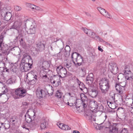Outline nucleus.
<instances>
[{
    "label": "nucleus",
    "instance_id": "obj_1",
    "mask_svg": "<svg viewBox=\"0 0 133 133\" xmlns=\"http://www.w3.org/2000/svg\"><path fill=\"white\" fill-rule=\"evenodd\" d=\"M25 24V29L29 34H34L35 33V29L37 26L36 22L32 19H27Z\"/></svg>",
    "mask_w": 133,
    "mask_h": 133
},
{
    "label": "nucleus",
    "instance_id": "obj_2",
    "mask_svg": "<svg viewBox=\"0 0 133 133\" xmlns=\"http://www.w3.org/2000/svg\"><path fill=\"white\" fill-rule=\"evenodd\" d=\"M99 84V89L102 93L104 94H106L110 87L109 80L105 78L102 79L100 81Z\"/></svg>",
    "mask_w": 133,
    "mask_h": 133
},
{
    "label": "nucleus",
    "instance_id": "obj_3",
    "mask_svg": "<svg viewBox=\"0 0 133 133\" xmlns=\"http://www.w3.org/2000/svg\"><path fill=\"white\" fill-rule=\"evenodd\" d=\"M26 89L22 87H19L15 90V93L12 94V96L15 99L23 98L26 95Z\"/></svg>",
    "mask_w": 133,
    "mask_h": 133
},
{
    "label": "nucleus",
    "instance_id": "obj_4",
    "mask_svg": "<svg viewBox=\"0 0 133 133\" xmlns=\"http://www.w3.org/2000/svg\"><path fill=\"white\" fill-rule=\"evenodd\" d=\"M29 65L28 64V62H26L23 59L20 66V70L23 72L27 71L29 70L31 68Z\"/></svg>",
    "mask_w": 133,
    "mask_h": 133
},
{
    "label": "nucleus",
    "instance_id": "obj_5",
    "mask_svg": "<svg viewBox=\"0 0 133 133\" xmlns=\"http://www.w3.org/2000/svg\"><path fill=\"white\" fill-rule=\"evenodd\" d=\"M56 71L60 77L64 78L66 76L67 74L66 70L62 66H58L56 69Z\"/></svg>",
    "mask_w": 133,
    "mask_h": 133
},
{
    "label": "nucleus",
    "instance_id": "obj_6",
    "mask_svg": "<svg viewBox=\"0 0 133 133\" xmlns=\"http://www.w3.org/2000/svg\"><path fill=\"white\" fill-rule=\"evenodd\" d=\"M109 68L111 72L113 74H116L118 71V68L117 64L115 63H110L109 65Z\"/></svg>",
    "mask_w": 133,
    "mask_h": 133
},
{
    "label": "nucleus",
    "instance_id": "obj_7",
    "mask_svg": "<svg viewBox=\"0 0 133 133\" xmlns=\"http://www.w3.org/2000/svg\"><path fill=\"white\" fill-rule=\"evenodd\" d=\"M88 93L91 97L94 98L97 96L98 92L94 88L91 89V88H88Z\"/></svg>",
    "mask_w": 133,
    "mask_h": 133
},
{
    "label": "nucleus",
    "instance_id": "obj_8",
    "mask_svg": "<svg viewBox=\"0 0 133 133\" xmlns=\"http://www.w3.org/2000/svg\"><path fill=\"white\" fill-rule=\"evenodd\" d=\"M2 39L1 38L0 39V51L3 54H7V51L8 50V48L7 46H5L3 44L2 45Z\"/></svg>",
    "mask_w": 133,
    "mask_h": 133
},
{
    "label": "nucleus",
    "instance_id": "obj_9",
    "mask_svg": "<svg viewBox=\"0 0 133 133\" xmlns=\"http://www.w3.org/2000/svg\"><path fill=\"white\" fill-rule=\"evenodd\" d=\"M5 13V15L4 16V19L6 21H8L9 20H10L11 19V18L12 17L11 14L9 12H6L5 11V10H2L1 11V15H3V13L4 12Z\"/></svg>",
    "mask_w": 133,
    "mask_h": 133
},
{
    "label": "nucleus",
    "instance_id": "obj_10",
    "mask_svg": "<svg viewBox=\"0 0 133 133\" xmlns=\"http://www.w3.org/2000/svg\"><path fill=\"white\" fill-rule=\"evenodd\" d=\"M22 24V23L20 21L15 22L11 26L10 29H13L18 30L20 28Z\"/></svg>",
    "mask_w": 133,
    "mask_h": 133
},
{
    "label": "nucleus",
    "instance_id": "obj_11",
    "mask_svg": "<svg viewBox=\"0 0 133 133\" xmlns=\"http://www.w3.org/2000/svg\"><path fill=\"white\" fill-rule=\"evenodd\" d=\"M46 94L45 92L43 89H37L36 91V95L38 97H43Z\"/></svg>",
    "mask_w": 133,
    "mask_h": 133
},
{
    "label": "nucleus",
    "instance_id": "obj_12",
    "mask_svg": "<svg viewBox=\"0 0 133 133\" xmlns=\"http://www.w3.org/2000/svg\"><path fill=\"white\" fill-rule=\"evenodd\" d=\"M45 42H40L37 43V47L39 51H42L44 49Z\"/></svg>",
    "mask_w": 133,
    "mask_h": 133
},
{
    "label": "nucleus",
    "instance_id": "obj_13",
    "mask_svg": "<svg viewBox=\"0 0 133 133\" xmlns=\"http://www.w3.org/2000/svg\"><path fill=\"white\" fill-rule=\"evenodd\" d=\"M23 59L25 62L26 59H27L28 60V64H29V66H30V67L31 68V66L33 63V61L31 56L28 55H23Z\"/></svg>",
    "mask_w": 133,
    "mask_h": 133
},
{
    "label": "nucleus",
    "instance_id": "obj_14",
    "mask_svg": "<svg viewBox=\"0 0 133 133\" xmlns=\"http://www.w3.org/2000/svg\"><path fill=\"white\" fill-rule=\"evenodd\" d=\"M50 66L48 62L46 61L43 62L42 64L39 66L41 70H46Z\"/></svg>",
    "mask_w": 133,
    "mask_h": 133
},
{
    "label": "nucleus",
    "instance_id": "obj_15",
    "mask_svg": "<svg viewBox=\"0 0 133 133\" xmlns=\"http://www.w3.org/2000/svg\"><path fill=\"white\" fill-rule=\"evenodd\" d=\"M127 71L128 72V71L125 70L124 72L125 74V79L127 80H129L132 81L133 79V76L131 72V71L129 70V73H128Z\"/></svg>",
    "mask_w": 133,
    "mask_h": 133
},
{
    "label": "nucleus",
    "instance_id": "obj_16",
    "mask_svg": "<svg viewBox=\"0 0 133 133\" xmlns=\"http://www.w3.org/2000/svg\"><path fill=\"white\" fill-rule=\"evenodd\" d=\"M83 61L82 57L80 55H79V56L78 57L77 59H76L75 61L73 60V63L76 65L79 66L81 65Z\"/></svg>",
    "mask_w": 133,
    "mask_h": 133
},
{
    "label": "nucleus",
    "instance_id": "obj_17",
    "mask_svg": "<svg viewBox=\"0 0 133 133\" xmlns=\"http://www.w3.org/2000/svg\"><path fill=\"white\" fill-rule=\"evenodd\" d=\"M115 88L117 92L120 94H122L124 90V87L119 85L118 83L116 84Z\"/></svg>",
    "mask_w": 133,
    "mask_h": 133
},
{
    "label": "nucleus",
    "instance_id": "obj_18",
    "mask_svg": "<svg viewBox=\"0 0 133 133\" xmlns=\"http://www.w3.org/2000/svg\"><path fill=\"white\" fill-rule=\"evenodd\" d=\"M107 103L109 107L111 109H114L117 108V106L115 102H113L107 101Z\"/></svg>",
    "mask_w": 133,
    "mask_h": 133
},
{
    "label": "nucleus",
    "instance_id": "obj_19",
    "mask_svg": "<svg viewBox=\"0 0 133 133\" xmlns=\"http://www.w3.org/2000/svg\"><path fill=\"white\" fill-rule=\"evenodd\" d=\"M88 112L87 113L86 115L89 117V119L92 121H96V118L94 117V116H92V114L93 113V112L92 111L89 110H88Z\"/></svg>",
    "mask_w": 133,
    "mask_h": 133
},
{
    "label": "nucleus",
    "instance_id": "obj_20",
    "mask_svg": "<svg viewBox=\"0 0 133 133\" xmlns=\"http://www.w3.org/2000/svg\"><path fill=\"white\" fill-rule=\"evenodd\" d=\"M126 105L129 107L131 106L133 104V99L131 98L126 99V101H125Z\"/></svg>",
    "mask_w": 133,
    "mask_h": 133
},
{
    "label": "nucleus",
    "instance_id": "obj_21",
    "mask_svg": "<svg viewBox=\"0 0 133 133\" xmlns=\"http://www.w3.org/2000/svg\"><path fill=\"white\" fill-rule=\"evenodd\" d=\"M18 66L16 64H13L10 69L11 70L13 73H16L18 70Z\"/></svg>",
    "mask_w": 133,
    "mask_h": 133
},
{
    "label": "nucleus",
    "instance_id": "obj_22",
    "mask_svg": "<svg viewBox=\"0 0 133 133\" xmlns=\"http://www.w3.org/2000/svg\"><path fill=\"white\" fill-rule=\"evenodd\" d=\"M109 132L110 133H117L118 129L116 127L112 125L109 127Z\"/></svg>",
    "mask_w": 133,
    "mask_h": 133
},
{
    "label": "nucleus",
    "instance_id": "obj_23",
    "mask_svg": "<svg viewBox=\"0 0 133 133\" xmlns=\"http://www.w3.org/2000/svg\"><path fill=\"white\" fill-rule=\"evenodd\" d=\"M48 123L45 119H42L41 122L40 127L42 129H44L46 128Z\"/></svg>",
    "mask_w": 133,
    "mask_h": 133
},
{
    "label": "nucleus",
    "instance_id": "obj_24",
    "mask_svg": "<svg viewBox=\"0 0 133 133\" xmlns=\"http://www.w3.org/2000/svg\"><path fill=\"white\" fill-rule=\"evenodd\" d=\"M44 70H41L40 72V76L43 79L48 78L46 75L47 73Z\"/></svg>",
    "mask_w": 133,
    "mask_h": 133
},
{
    "label": "nucleus",
    "instance_id": "obj_25",
    "mask_svg": "<svg viewBox=\"0 0 133 133\" xmlns=\"http://www.w3.org/2000/svg\"><path fill=\"white\" fill-rule=\"evenodd\" d=\"M79 55H80L79 54L76 52H73L71 55V58L73 62V60L75 61L76 59H77L78 57L79 56Z\"/></svg>",
    "mask_w": 133,
    "mask_h": 133
},
{
    "label": "nucleus",
    "instance_id": "obj_26",
    "mask_svg": "<svg viewBox=\"0 0 133 133\" xmlns=\"http://www.w3.org/2000/svg\"><path fill=\"white\" fill-rule=\"evenodd\" d=\"M25 117L26 122L28 123H30L34 119V117L33 118H31V117L29 116V114H28L27 113H26L25 115Z\"/></svg>",
    "mask_w": 133,
    "mask_h": 133
},
{
    "label": "nucleus",
    "instance_id": "obj_27",
    "mask_svg": "<svg viewBox=\"0 0 133 133\" xmlns=\"http://www.w3.org/2000/svg\"><path fill=\"white\" fill-rule=\"evenodd\" d=\"M90 105L92 108L97 109L98 108V103L95 101H92L90 103Z\"/></svg>",
    "mask_w": 133,
    "mask_h": 133
},
{
    "label": "nucleus",
    "instance_id": "obj_28",
    "mask_svg": "<svg viewBox=\"0 0 133 133\" xmlns=\"http://www.w3.org/2000/svg\"><path fill=\"white\" fill-rule=\"evenodd\" d=\"M37 76L36 75H34L31 74H29V76L27 75L26 78H27L29 80H30V79H31L32 80L34 79V78H36L37 79Z\"/></svg>",
    "mask_w": 133,
    "mask_h": 133
},
{
    "label": "nucleus",
    "instance_id": "obj_29",
    "mask_svg": "<svg viewBox=\"0 0 133 133\" xmlns=\"http://www.w3.org/2000/svg\"><path fill=\"white\" fill-rule=\"evenodd\" d=\"M76 101L75 102V103H74V102H70V103H69L70 104L69 105L70 106H75V107L77 109L78 108L82 107V106H81L79 105L78 104H77V103Z\"/></svg>",
    "mask_w": 133,
    "mask_h": 133
},
{
    "label": "nucleus",
    "instance_id": "obj_30",
    "mask_svg": "<svg viewBox=\"0 0 133 133\" xmlns=\"http://www.w3.org/2000/svg\"><path fill=\"white\" fill-rule=\"evenodd\" d=\"M98 10L100 12V13L104 16L107 14V11L104 9L102 8L101 7L97 8Z\"/></svg>",
    "mask_w": 133,
    "mask_h": 133
},
{
    "label": "nucleus",
    "instance_id": "obj_31",
    "mask_svg": "<svg viewBox=\"0 0 133 133\" xmlns=\"http://www.w3.org/2000/svg\"><path fill=\"white\" fill-rule=\"evenodd\" d=\"M89 36L93 38L95 40H96L97 38V37H98V36H97V34H96L95 32H92L91 30V32L90 33Z\"/></svg>",
    "mask_w": 133,
    "mask_h": 133
},
{
    "label": "nucleus",
    "instance_id": "obj_32",
    "mask_svg": "<svg viewBox=\"0 0 133 133\" xmlns=\"http://www.w3.org/2000/svg\"><path fill=\"white\" fill-rule=\"evenodd\" d=\"M127 81L126 79L124 78L122 79V81L119 82V85L124 88L126 85Z\"/></svg>",
    "mask_w": 133,
    "mask_h": 133
},
{
    "label": "nucleus",
    "instance_id": "obj_33",
    "mask_svg": "<svg viewBox=\"0 0 133 133\" xmlns=\"http://www.w3.org/2000/svg\"><path fill=\"white\" fill-rule=\"evenodd\" d=\"M87 77L86 80V82L87 83H88L89 84H92L94 80V78L90 77Z\"/></svg>",
    "mask_w": 133,
    "mask_h": 133
},
{
    "label": "nucleus",
    "instance_id": "obj_34",
    "mask_svg": "<svg viewBox=\"0 0 133 133\" xmlns=\"http://www.w3.org/2000/svg\"><path fill=\"white\" fill-rule=\"evenodd\" d=\"M101 124H104V126H105V128H109V127H110L112 125H111L110 122L108 121L107 122H105V121H104L102 123H101Z\"/></svg>",
    "mask_w": 133,
    "mask_h": 133
},
{
    "label": "nucleus",
    "instance_id": "obj_35",
    "mask_svg": "<svg viewBox=\"0 0 133 133\" xmlns=\"http://www.w3.org/2000/svg\"><path fill=\"white\" fill-rule=\"evenodd\" d=\"M63 94V93L60 92L59 90L57 91L56 94V96L57 98H61L62 97V96Z\"/></svg>",
    "mask_w": 133,
    "mask_h": 133
},
{
    "label": "nucleus",
    "instance_id": "obj_36",
    "mask_svg": "<svg viewBox=\"0 0 133 133\" xmlns=\"http://www.w3.org/2000/svg\"><path fill=\"white\" fill-rule=\"evenodd\" d=\"M82 30L88 36H89L90 33L91 32V30L89 29L86 28H83Z\"/></svg>",
    "mask_w": 133,
    "mask_h": 133
},
{
    "label": "nucleus",
    "instance_id": "obj_37",
    "mask_svg": "<svg viewBox=\"0 0 133 133\" xmlns=\"http://www.w3.org/2000/svg\"><path fill=\"white\" fill-rule=\"evenodd\" d=\"M68 94L69 96L72 98L71 99L74 100V103H75L76 101L77 100L76 98L75 97V94L74 93L70 92L68 93Z\"/></svg>",
    "mask_w": 133,
    "mask_h": 133
},
{
    "label": "nucleus",
    "instance_id": "obj_38",
    "mask_svg": "<svg viewBox=\"0 0 133 133\" xmlns=\"http://www.w3.org/2000/svg\"><path fill=\"white\" fill-rule=\"evenodd\" d=\"M98 110L101 111L103 112L104 111V108L102 104L99 105L98 106V108H97Z\"/></svg>",
    "mask_w": 133,
    "mask_h": 133
},
{
    "label": "nucleus",
    "instance_id": "obj_39",
    "mask_svg": "<svg viewBox=\"0 0 133 133\" xmlns=\"http://www.w3.org/2000/svg\"><path fill=\"white\" fill-rule=\"evenodd\" d=\"M34 80H32L31 79L30 80H29L28 84L30 85H33L35 84L37 81V79L36 78H34Z\"/></svg>",
    "mask_w": 133,
    "mask_h": 133
},
{
    "label": "nucleus",
    "instance_id": "obj_40",
    "mask_svg": "<svg viewBox=\"0 0 133 133\" xmlns=\"http://www.w3.org/2000/svg\"><path fill=\"white\" fill-rule=\"evenodd\" d=\"M1 124L2 125L4 124V127L5 128V129H9L10 127V125L9 123L6 124V123H1Z\"/></svg>",
    "mask_w": 133,
    "mask_h": 133
},
{
    "label": "nucleus",
    "instance_id": "obj_41",
    "mask_svg": "<svg viewBox=\"0 0 133 133\" xmlns=\"http://www.w3.org/2000/svg\"><path fill=\"white\" fill-rule=\"evenodd\" d=\"M20 45L22 46L24 48L26 46V44L25 42L23 41V39L21 38L19 41Z\"/></svg>",
    "mask_w": 133,
    "mask_h": 133
},
{
    "label": "nucleus",
    "instance_id": "obj_42",
    "mask_svg": "<svg viewBox=\"0 0 133 133\" xmlns=\"http://www.w3.org/2000/svg\"><path fill=\"white\" fill-rule=\"evenodd\" d=\"M19 33L18 36H20V37H22L23 36V35L24 33V31L23 30V29H20V30H18Z\"/></svg>",
    "mask_w": 133,
    "mask_h": 133
},
{
    "label": "nucleus",
    "instance_id": "obj_43",
    "mask_svg": "<svg viewBox=\"0 0 133 133\" xmlns=\"http://www.w3.org/2000/svg\"><path fill=\"white\" fill-rule=\"evenodd\" d=\"M82 105L84 109L86 108L88 104L87 101L86 100H85L84 101H82Z\"/></svg>",
    "mask_w": 133,
    "mask_h": 133
},
{
    "label": "nucleus",
    "instance_id": "obj_44",
    "mask_svg": "<svg viewBox=\"0 0 133 133\" xmlns=\"http://www.w3.org/2000/svg\"><path fill=\"white\" fill-rule=\"evenodd\" d=\"M15 82V80L14 81L12 78L9 79L6 81V83L8 84H12Z\"/></svg>",
    "mask_w": 133,
    "mask_h": 133
},
{
    "label": "nucleus",
    "instance_id": "obj_45",
    "mask_svg": "<svg viewBox=\"0 0 133 133\" xmlns=\"http://www.w3.org/2000/svg\"><path fill=\"white\" fill-rule=\"evenodd\" d=\"M80 85L79 88L82 91H83L84 92H88V89H87L86 88H85L84 87H83L82 88L81 87Z\"/></svg>",
    "mask_w": 133,
    "mask_h": 133
},
{
    "label": "nucleus",
    "instance_id": "obj_46",
    "mask_svg": "<svg viewBox=\"0 0 133 133\" xmlns=\"http://www.w3.org/2000/svg\"><path fill=\"white\" fill-rule=\"evenodd\" d=\"M63 128L62 130H68L70 129V128L69 127L68 125L65 124H64Z\"/></svg>",
    "mask_w": 133,
    "mask_h": 133
},
{
    "label": "nucleus",
    "instance_id": "obj_47",
    "mask_svg": "<svg viewBox=\"0 0 133 133\" xmlns=\"http://www.w3.org/2000/svg\"><path fill=\"white\" fill-rule=\"evenodd\" d=\"M35 113L33 111H32L29 114V116L31 117V118H33V117L34 118V119L35 118Z\"/></svg>",
    "mask_w": 133,
    "mask_h": 133
},
{
    "label": "nucleus",
    "instance_id": "obj_48",
    "mask_svg": "<svg viewBox=\"0 0 133 133\" xmlns=\"http://www.w3.org/2000/svg\"><path fill=\"white\" fill-rule=\"evenodd\" d=\"M3 89H4V90L3 91L2 93L0 94V96H1L3 94H5L8 91V89L7 88H5V87H4V88H3Z\"/></svg>",
    "mask_w": 133,
    "mask_h": 133
},
{
    "label": "nucleus",
    "instance_id": "obj_49",
    "mask_svg": "<svg viewBox=\"0 0 133 133\" xmlns=\"http://www.w3.org/2000/svg\"><path fill=\"white\" fill-rule=\"evenodd\" d=\"M120 133H128L127 129L124 128L120 131Z\"/></svg>",
    "mask_w": 133,
    "mask_h": 133
},
{
    "label": "nucleus",
    "instance_id": "obj_50",
    "mask_svg": "<svg viewBox=\"0 0 133 133\" xmlns=\"http://www.w3.org/2000/svg\"><path fill=\"white\" fill-rule=\"evenodd\" d=\"M70 51L69 50H67V51H65L64 54L65 56V57H68L70 55Z\"/></svg>",
    "mask_w": 133,
    "mask_h": 133
},
{
    "label": "nucleus",
    "instance_id": "obj_51",
    "mask_svg": "<svg viewBox=\"0 0 133 133\" xmlns=\"http://www.w3.org/2000/svg\"><path fill=\"white\" fill-rule=\"evenodd\" d=\"M107 14H106V15H105L104 16L110 19H112V16L109 14V13L107 12Z\"/></svg>",
    "mask_w": 133,
    "mask_h": 133
},
{
    "label": "nucleus",
    "instance_id": "obj_52",
    "mask_svg": "<svg viewBox=\"0 0 133 133\" xmlns=\"http://www.w3.org/2000/svg\"><path fill=\"white\" fill-rule=\"evenodd\" d=\"M97 37V38L96 40L99 41L100 42L103 43L104 42H105V41L102 38H100L98 36Z\"/></svg>",
    "mask_w": 133,
    "mask_h": 133
},
{
    "label": "nucleus",
    "instance_id": "obj_53",
    "mask_svg": "<svg viewBox=\"0 0 133 133\" xmlns=\"http://www.w3.org/2000/svg\"><path fill=\"white\" fill-rule=\"evenodd\" d=\"M15 9L17 11H19L21 10V7L18 6H16L15 7Z\"/></svg>",
    "mask_w": 133,
    "mask_h": 133
},
{
    "label": "nucleus",
    "instance_id": "obj_54",
    "mask_svg": "<svg viewBox=\"0 0 133 133\" xmlns=\"http://www.w3.org/2000/svg\"><path fill=\"white\" fill-rule=\"evenodd\" d=\"M53 90L52 89L49 90L47 91V93L49 95V96L52 95L53 94Z\"/></svg>",
    "mask_w": 133,
    "mask_h": 133
},
{
    "label": "nucleus",
    "instance_id": "obj_55",
    "mask_svg": "<svg viewBox=\"0 0 133 133\" xmlns=\"http://www.w3.org/2000/svg\"><path fill=\"white\" fill-rule=\"evenodd\" d=\"M61 80H60L59 78L58 79V81H57V84H56L55 85V86L56 87H58L61 84L60 82Z\"/></svg>",
    "mask_w": 133,
    "mask_h": 133
},
{
    "label": "nucleus",
    "instance_id": "obj_56",
    "mask_svg": "<svg viewBox=\"0 0 133 133\" xmlns=\"http://www.w3.org/2000/svg\"><path fill=\"white\" fill-rule=\"evenodd\" d=\"M57 125L60 128L62 129L64 124L63 123H59L58 124H57Z\"/></svg>",
    "mask_w": 133,
    "mask_h": 133
},
{
    "label": "nucleus",
    "instance_id": "obj_57",
    "mask_svg": "<svg viewBox=\"0 0 133 133\" xmlns=\"http://www.w3.org/2000/svg\"><path fill=\"white\" fill-rule=\"evenodd\" d=\"M54 81H55L57 82V81H58V79L59 78L57 76H55L53 77Z\"/></svg>",
    "mask_w": 133,
    "mask_h": 133
},
{
    "label": "nucleus",
    "instance_id": "obj_58",
    "mask_svg": "<svg viewBox=\"0 0 133 133\" xmlns=\"http://www.w3.org/2000/svg\"><path fill=\"white\" fill-rule=\"evenodd\" d=\"M59 41L60 42L62 43V40L61 39H58L57 38H54V42H57V41Z\"/></svg>",
    "mask_w": 133,
    "mask_h": 133
},
{
    "label": "nucleus",
    "instance_id": "obj_59",
    "mask_svg": "<svg viewBox=\"0 0 133 133\" xmlns=\"http://www.w3.org/2000/svg\"><path fill=\"white\" fill-rule=\"evenodd\" d=\"M30 126L32 129H35L36 127V125L34 123L30 124Z\"/></svg>",
    "mask_w": 133,
    "mask_h": 133
},
{
    "label": "nucleus",
    "instance_id": "obj_60",
    "mask_svg": "<svg viewBox=\"0 0 133 133\" xmlns=\"http://www.w3.org/2000/svg\"><path fill=\"white\" fill-rule=\"evenodd\" d=\"M67 50H69L70 51V48L69 45H66V46L65 49V51H67Z\"/></svg>",
    "mask_w": 133,
    "mask_h": 133
},
{
    "label": "nucleus",
    "instance_id": "obj_61",
    "mask_svg": "<svg viewBox=\"0 0 133 133\" xmlns=\"http://www.w3.org/2000/svg\"><path fill=\"white\" fill-rule=\"evenodd\" d=\"M93 74L92 73H90L88 75L87 77H91L92 78H93Z\"/></svg>",
    "mask_w": 133,
    "mask_h": 133
},
{
    "label": "nucleus",
    "instance_id": "obj_62",
    "mask_svg": "<svg viewBox=\"0 0 133 133\" xmlns=\"http://www.w3.org/2000/svg\"><path fill=\"white\" fill-rule=\"evenodd\" d=\"M35 7V9L36 10H40V8L39 7L36 6L35 5V6H34Z\"/></svg>",
    "mask_w": 133,
    "mask_h": 133
},
{
    "label": "nucleus",
    "instance_id": "obj_63",
    "mask_svg": "<svg viewBox=\"0 0 133 133\" xmlns=\"http://www.w3.org/2000/svg\"><path fill=\"white\" fill-rule=\"evenodd\" d=\"M34 51L33 52L34 53H37L38 51V50H37L36 49V48H34Z\"/></svg>",
    "mask_w": 133,
    "mask_h": 133
},
{
    "label": "nucleus",
    "instance_id": "obj_64",
    "mask_svg": "<svg viewBox=\"0 0 133 133\" xmlns=\"http://www.w3.org/2000/svg\"><path fill=\"white\" fill-rule=\"evenodd\" d=\"M102 33L104 35V36L107 35L108 34V33L107 32V31H103L102 32Z\"/></svg>",
    "mask_w": 133,
    "mask_h": 133
}]
</instances>
